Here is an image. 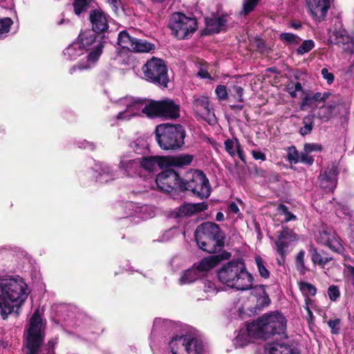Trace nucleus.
<instances>
[{"label": "nucleus", "instance_id": "nucleus-41", "mask_svg": "<svg viewBox=\"0 0 354 354\" xmlns=\"http://www.w3.org/2000/svg\"><path fill=\"white\" fill-rule=\"evenodd\" d=\"M277 212H279V214L284 215V221L285 222L295 221L297 218L295 215H294L293 214H292L291 212H290L288 211V207L286 206L285 205L280 204L277 207Z\"/></svg>", "mask_w": 354, "mask_h": 354}, {"label": "nucleus", "instance_id": "nucleus-47", "mask_svg": "<svg viewBox=\"0 0 354 354\" xmlns=\"http://www.w3.org/2000/svg\"><path fill=\"white\" fill-rule=\"evenodd\" d=\"M260 0H243L242 12L246 15L252 12Z\"/></svg>", "mask_w": 354, "mask_h": 354}, {"label": "nucleus", "instance_id": "nucleus-37", "mask_svg": "<svg viewBox=\"0 0 354 354\" xmlns=\"http://www.w3.org/2000/svg\"><path fill=\"white\" fill-rule=\"evenodd\" d=\"M312 261L315 264L324 266L331 260L330 257L324 255L321 252H318L316 249H311Z\"/></svg>", "mask_w": 354, "mask_h": 354}, {"label": "nucleus", "instance_id": "nucleus-29", "mask_svg": "<svg viewBox=\"0 0 354 354\" xmlns=\"http://www.w3.org/2000/svg\"><path fill=\"white\" fill-rule=\"evenodd\" d=\"M155 44L149 43L145 39H136L131 51L134 53H149L154 50Z\"/></svg>", "mask_w": 354, "mask_h": 354}, {"label": "nucleus", "instance_id": "nucleus-1", "mask_svg": "<svg viewBox=\"0 0 354 354\" xmlns=\"http://www.w3.org/2000/svg\"><path fill=\"white\" fill-rule=\"evenodd\" d=\"M118 106L125 109L120 111L116 119L121 121H128L133 116L139 115L141 113L149 117H164L176 118L179 117V106L171 100L151 102L147 103L145 100H136L131 97L120 99Z\"/></svg>", "mask_w": 354, "mask_h": 354}, {"label": "nucleus", "instance_id": "nucleus-30", "mask_svg": "<svg viewBox=\"0 0 354 354\" xmlns=\"http://www.w3.org/2000/svg\"><path fill=\"white\" fill-rule=\"evenodd\" d=\"M136 39V38L131 36L127 31L122 30L118 34V44L122 48H126L131 51Z\"/></svg>", "mask_w": 354, "mask_h": 354}, {"label": "nucleus", "instance_id": "nucleus-27", "mask_svg": "<svg viewBox=\"0 0 354 354\" xmlns=\"http://www.w3.org/2000/svg\"><path fill=\"white\" fill-rule=\"evenodd\" d=\"M201 276L202 274L199 273V271L196 270L194 266H193V268L182 272L179 278V283L180 285H185L193 283Z\"/></svg>", "mask_w": 354, "mask_h": 354}, {"label": "nucleus", "instance_id": "nucleus-5", "mask_svg": "<svg viewBox=\"0 0 354 354\" xmlns=\"http://www.w3.org/2000/svg\"><path fill=\"white\" fill-rule=\"evenodd\" d=\"M224 236L214 223H202L195 230V239L198 247L208 253L219 251L223 246Z\"/></svg>", "mask_w": 354, "mask_h": 354}, {"label": "nucleus", "instance_id": "nucleus-39", "mask_svg": "<svg viewBox=\"0 0 354 354\" xmlns=\"http://www.w3.org/2000/svg\"><path fill=\"white\" fill-rule=\"evenodd\" d=\"M12 24V20L9 17L0 18V39L6 36Z\"/></svg>", "mask_w": 354, "mask_h": 354}, {"label": "nucleus", "instance_id": "nucleus-7", "mask_svg": "<svg viewBox=\"0 0 354 354\" xmlns=\"http://www.w3.org/2000/svg\"><path fill=\"white\" fill-rule=\"evenodd\" d=\"M77 41L83 49L91 51L87 56V62L94 63L99 59L104 48V41L102 37L96 35V32L92 30L82 31L78 36ZM90 67V63L75 65L70 69V73L73 74L77 69L84 70Z\"/></svg>", "mask_w": 354, "mask_h": 354}, {"label": "nucleus", "instance_id": "nucleus-10", "mask_svg": "<svg viewBox=\"0 0 354 354\" xmlns=\"http://www.w3.org/2000/svg\"><path fill=\"white\" fill-rule=\"evenodd\" d=\"M142 71L144 79L147 81L164 87L167 86V68L162 59L153 57L143 65Z\"/></svg>", "mask_w": 354, "mask_h": 354}, {"label": "nucleus", "instance_id": "nucleus-52", "mask_svg": "<svg viewBox=\"0 0 354 354\" xmlns=\"http://www.w3.org/2000/svg\"><path fill=\"white\" fill-rule=\"evenodd\" d=\"M333 95H332L329 92H324V93H316L313 97L315 101L317 102H324L326 100H330L333 99Z\"/></svg>", "mask_w": 354, "mask_h": 354}, {"label": "nucleus", "instance_id": "nucleus-58", "mask_svg": "<svg viewBox=\"0 0 354 354\" xmlns=\"http://www.w3.org/2000/svg\"><path fill=\"white\" fill-rule=\"evenodd\" d=\"M106 2L115 14H118L120 9L122 8V2L120 0H106Z\"/></svg>", "mask_w": 354, "mask_h": 354}, {"label": "nucleus", "instance_id": "nucleus-4", "mask_svg": "<svg viewBox=\"0 0 354 354\" xmlns=\"http://www.w3.org/2000/svg\"><path fill=\"white\" fill-rule=\"evenodd\" d=\"M249 328L259 338L266 339L277 335L281 337H286V319L279 312L265 314L249 324Z\"/></svg>", "mask_w": 354, "mask_h": 354}, {"label": "nucleus", "instance_id": "nucleus-53", "mask_svg": "<svg viewBox=\"0 0 354 354\" xmlns=\"http://www.w3.org/2000/svg\"><path fill=\"white\" fill-rule=\"evenodd\" d=\"M299 162L308 165H312L314 162V159L313 156L309 155V153L304 151V152L300 153Z\"/></svg>", "mask_w": 354, "mask_h": 354}, {"label": "nucleus", "instance_id": "nucleus-11", "mask_svg": "<svg viewBox=\"0 0 354 354\" xmlns=\"http://www.w3.org/2000/svg\"><path fill=\"white\" fill-rule=\"evenodd\" d=\"M181 190H190L197 196L204 198L210 195L211 187L205 174L201 170H194L187 174V179L183 180Z\"/></svg>", "mask_w": 354, "mask_h": 354}, {"label": "nucleus", "instance_id": "nucleus-48", "mask_svg": "<svg viewBox=\"0 0 354 354\" xmlns=\"http://www.w3.org/2000/svg\"><path fill=\"white\" fill-rule=\"evenodd\" d=\"M340 324L341 319L339 318L328 321V326L330 328L332 334L337 335L340 333Z\"/></svg>", "mask_w": 354, "mask_h": 354}, {"label": "nucleus", "instance_id": "nucleus-55", "mask_svg": "<svg viewBox=\"0 0 354 354\" xmlns=\"http://www.w3.org/2000/svg\"><path fill=\"white\" fill-rule=\"evenodd\" d=\"M216 94L218 99L225 100L227 97L226 87L224 85H218L216 88Z\"/></svg>", "mask_w": 354, "mask_h": 354}, {"label": "nucleus", "instance_id": "nucleus-59", "mask_svg": "<svg viewBox=\"0 0 354 354\" xmlns=\"http://www.w3.org/2000/svg\"><path fill=\"white\" fill-rule=\"evenodd\" d=\"M232 92L234 97H238L239 102H243V88L238 85H234L232 87Z\"/></svg>", "mask_w": 354, "mask_h": 354}, {"label": "nucleus", "instance_id": "nucleus-15", "mask_svg": "<svg viewBox=\"0 0 354 354\" xmlns=\"http://www.w3.org/2000/svg\"><path fill=\"white\" fill-rule=\"evenodd\" d=\"M338 168L336 165H332L320 173V187L326 192L333 191L337 183Z\"/></svg>", "mask_w": 354, "mask_h": 354}, {"label": "nucleus", "instance_id": "nucleus-6", "mask_svg": "<svg viewBox=\"0 0 354 354\" xmlns=\"http://www.w3.org/2000/svg\"><path fill=\"white\" fill-rule=\"evenodd\" d=\"M156 140L164 150H176L184 145L185 131L180 124H162L156 129Z\"/></svg>", "mask_w": 354, "mask_h": 354}, {"label": "nucleus", "instance_id": "nucleus-34", "mask_svg": "<svg viewBox=\"0 0 354 354\" xmlns=\"http://www.w3.org/2000/svg\"><path fill=\"white\" fill-rule=\"evenodd\" d=\"M303 127L299 129V133L301 136H305L310 134L314 127V115H308L303 118Z\"/></svg>", "mask_w": 354, "mask_h": 354}, {"label": "nucleus", "instance_id": "nucleus-43", "mask_svg": "<svg viewBox=\"0 0 354 354\" xmlns=\"http://www.w3.org/2000/svg\"><path fill=\"white\" fill-rule=\"evenodd\" d=\"M315 46V43L313 40H305L302 42L301 46L297 48V52L299 55H304L309 52Z\"/></svg>", "mask_w": 354, "mask_h": 354}, {"label": "nucleus", "instance_id": "nucleus-57", "mask_svg": "<svg viewBox=\"0 0 354 354\" xmlns=\"http://www.w3.org/2000/svg\"><path fill=\"white\" fill-rule=\"evenodd\" d=\"M203 290L207 293L214 294L217 292L216 286L214 283L210 281L205 280L204 282Z\"/></svg>", "mask_w": 354, "mask_h": 354}, {"label": "nucleus", "instance_id": "nucleus-49", "mask_svg": "<svg viewBox=\"0 0 354 354\" xmlns=\"http://www.w3.org/2000/svg\"><path fill=\"white\" fill-rule=\"evenodd\" d=\"M280 39L288 44H297L300 41L299 37L292 33H281Z\"/></svg>", "mask_w": 354, "mask_h": 354}, {"label": "nucleus", "instance_id": "nucleus-60", "mask_svg": "<svg viewBox=\"0 0 354 354\" xmlns=\"http://www.w3.org/2000/svg\"><path fill=\"white\" fill-rule=\"evenodd\" d=\"M322 74L323 77L327 81L328 84H331L334 81V75L330 73L326 68L322 69Z\"/></svg>", "mask_w": 354, "mask_h": 354}, {"label": "nucleus", "instance_id": "nucleus-26", "mask_svg": "<svg viewBox=\"0 0 354 354\" xmlns=\"http://www.w3.org/2000/svg\"><path fill=\"white\" fill-rule=\"evenodd\" d=\"M205 21L208 30L214 33H217L222 30L227 22L224 17H221L207 18Z\"/></svg>", "mask_w": 354, "mask_h": 354}, {"label": "nucleus", "instance_id": "nucleus-22", "mask_svg": "<svg viewBox=\"0 0 354 354\" xmlns=\"http://www.w3.org/2000/svg\"><path fill=\"white\" fill-rule=\"evenodd\" d=\"M265 354H299L298 351L286 343L272 342L265 348Z\"/></svg>", "mask_w": 354, "mask_h": 354}, {"label": "nucleus", "instance_id": "nucleus-62", "mask_svg": "<svg viewBox=\"0 0 354 354\" xmlns=\"http://www.w3.org/2000/svg\"><path fill=\"white\" fill-rule=\"evenodd\" d=\"M251 153L255 160L264 161L266 159V154L260 151L252 150Z\"/></svg>", "mask_w": 354, "mask_h": 354}, {"label": "nucleus", "instance_id": "nucleus-2", "mask_svg": "<svg viewBox=\"0 0 354 354\" xmlns=\"http://www.w3.org/2000/svg\"><path fill=\"white\" fill-rule=\"evenodd\" d=\"M30 293L28 285L20 277L0 278V315L7 319L15 308H20Z\"/></svg>", "mask_w": 354, "mask_h": 354}, {"label": "nucleus", "instance_id": "nucleus-16", "mask_svg": "<svg viewBox=\"0 0 354 354\" xmlns=\"http://www.w3.org/2000/svg\"><path fill=\"white\" fill-rule=\"evenodd\" d=\"M329 41L331 44L337 45L347 53H352L354 43L353 39L347 34L344 29H339L333 32L330 35Z\"/></svg>", "mask_w": 354, "mask_h": 354}, {"label": "nucleus", "instance_id": "nucleus-35", "mask_svg": "<svg viewBox=\"0 0 354 354\" xmlns=\"http://www.w3.org/2000/svg\"><path fill=\"white\" fill-rule=\"evenodd\" d=\"M131 148L138 154H145L148 151L147 142L142 138H138L133 142L131 144Z\"/></svg>", "mask_w": 354, "mask_h": 354}, {"label": "nucleus", "instance_id": "nucleus-13", "mask_svg": "<svg viewBox=\"0 0 354 354\" xmlns=\"http://www.w3.org/2000/svg\"><path fill=\"white\" fill-rule=\"evenodd\" d=\"M348 109V104L342 99L333 96L328 103L319 108L317 117L322 122H328L338 114L346 113Z\"/></svg>", "mask_w": 354, "mask_h": 354}, {"label": "nucleus", "instance_id": "nucleus-28", "mask_svg": "<svg viewBox=\"0 0 354 354\" xmlns=\"http://www.w3.org/2000/svg\"><path fill=\"white\" fill-rule=\"evenodd\" d=\"M193 160V156L189 154H180L173 158H167V165L183 167L189 165Z\"/></svg>", "mask_w": 354, "mask_h": 354}, {"label": "nucleus", "instance_id": "nucleus-18", "mask_svg": "<svg viewBox=\"0 0 354 354\" xmlns=\"http://www.w3.org/2000/svg\"><path fill=\"white\" fill-rule=\"evenodd\" d=\"M89 19L92 30L96 33L106 31L109 28L108 16L101 10H92L90 12Z\"/></svg>", "mask_w": 354, "mask_h": 354}, {"label": "nucleus", "instance_id": "nucleus-9", "mask_svg": "<svg viewBox=\"0 0 354 354\" xmlns=\"http://www.w3.org/2000/svg\"><path fill=\"white\" fill-rule=\"evenodd\" d=\"M171 354H203V342L192 335L174 336L169 343Z\"/></svg>", "mask_w": 354, "mask_h": 354}, {"label": "nucleus", "instance_id": "nucleus-56", "mask_svg": "<svg viewBox=\"0 0 354 354\" xmlns=\"http://www.w3.org/2000/svg\"><path fill=\"white\" fill-rule=\"evenodd\" d=\"M315 100L313 99V96L307 95L306 96L301 103V110H306L307 108L313 106Z\"/></svg>", "mask_w": 354, "mask_h": 354}, {"label": "nucleus", "instance_id": "nucleus-20", "mask_svg": "<svg viewBox=\"0 0 354 354\" xmlns=\"http://www.w3.org/2000/svg\"><path fill=\"white\" fill-rule=\"evenodd\" d=\"M140 169L153 171L157 167H167V158L159 156H143L140 158Z\"/></svg>", "mask_w": 354, "mask_h": 354}, {"label": "nucleus", "instance_id": "nucleus-23", "mask_svg": "<svg viewBox=\"0 0 354 354\" xmlns=\"http://www.w3.org/2000/svg\"><path fill=\"white\" fill-rule=\"evenodd\" d=\"M207 208V205L205 203H186L181 205L178 209V216H187L203 211Z\"/></svg>", "mask_w": 354, "mask_h": 354}, {"label": "nucleus", "instance_id": "nucleus-14", "mask_svg": "<svg viewBox=\"0 0 354 354\" xmlns=\"http://www.w3.org/2000/svg\"><path fill=\"white\" fill-rule=\"evenodd\" d=\"M156 183L160 189L167 192L176 188L181 189L183 185V180L173 169H166L158 174Z\"/></svg>", "mask_w": 354, "mask_h": 354}, {"label": "nucleus", "instance_id": "nucleus-51", "mask_svg": "<svg viewBox=\"0 0 354 354\" xmlns=\"http://www.w3.org/2000/svg\"><path fill=\"white\" fill-rule=\"evenodd\" d=\"M328 295L329 297V299L335 301H336L340 296V292L339 290V288L337 286H330L328 289Z\"/></svg>", "mask_w": 354, "mask_h": 354}, {"label": "nucleus", "instance_id": "nucleus-32", "mask_svg": "<svg viewBox=\"0 0 354 354\" xmlns=\"http://www.w3.org/2000/svg\"><path fill=\"white\" fill-rule=\"evenodd\" d=\"M194 104L198 111L202 112L203 114L209 115L212 113L208 98L206 97L200 96L195 98Z\"/></svg>", "mask_w": 354, "mask_h": 354}, {"label": "nucleus", "instance_id": "nucleus-50", "mask_svg": "<svg viewBox=\"0 0 354 354\" xmlns=\"http://www.w3.org/2000/svg\"><path fill=\"white\" fill-rule=\"evenodd\" d=\"M322 149V145L319 143H306L304 146V151L309 153L314 151H321Z\"/></svg>", "mask_w": 354, "mask_h": 354}, {"label": "nucleus", "instance_id": "nucleus-12", "mask_svg": "<svg viewBox=\"0 0 354 354\" xmlns=\"http://www.w3.org/2000/svg\"><path fill=\"white\" fill-rule=\"evenodd\" d=\"M169 28L175 37L180 39H185L196 30L197 21L194 17H189L183 13L176 12L171 15Z\"/></svg>", "mask_w": 354, "mask_h": 354}, {"label": "nucleus", "instance_id": "nucleus-17", "mask_svg": "<svg viewBox=\"0 0 354 354\" xmlns=\"http://www.w3.org/2000/svg\"><path fill=\"white\" fill-rule=\"evenodd\" d=\"M295 240H297V235L288 228H283L280 232L275 245L277 253L283 259L287 254L290 243Z\"/></svg>", "mask_w": 354, "mask_h": 354}, {"label": "nucleus", "instance_id": "nucleus-24", "mask_svg": "<svg viewBox=\"0 0 354 354\" xmlns=\"http://www.w3.org/2000/svg\"><path fill=\"white\" fill-rule=\"evenodd\" d=\"M220 255H213L207 258L203 259L196 266H194L199 273L203 274V272H207L214 268L221 260Z\"/></svg>", "mask_w": 354, "mask_h": 354}, {"label": "nucleus", "instance_id": "nucleus-3", "mask_svg": "<svg viewBox=\"0 0 354 354\" xmlns=\"http://www.w3.org/2000/svg\"><path fill=\"white\" fill-rule=\"evenodd\" d=\"M220 281L231 288L246 290L252 287L253 278L241 260L225 263L218 272Z\"/></svg>", "mask_w": 354, "mask_h": 354}, {"label": "nucleus", "instance_id": "nucleus-38", "mask_svg": "<svg viewBox=\"0 0 354 354\" xmlns=\"http://www.w3.org/2000/svg\"><path fill=\"white\" fill-rule=\"evenodd\" d=\"M224 145L226 151L232 157L236 155V150L241 147L237 139H227Z\"/></svg>", "mask_w": 354, "mask_h": 354}, {"label": "nucleus", "instance_id": "nucleus-33", "mask_svg": "<svg viewBox=\"0 0 354 354\" xmlns=\"http://www.w3.org/2000/svg\"><path fill=\"white\" fill-rule=\"evenodd\" d=\"M115 176V174L113 171L110 169V167L104 164L100 167L97 180L101 183H106L109 180L114 179Z\"/></svg>", "mask_w": 354, "mask_h": 354}, {"label": "nucleus", "instance_id": "nucleus-25", "mask_svg": "<svg viewBox=\"0 0 354 354\" xmlns=\"http://www.w3.org/2000/svg\"><path fill=\"white\" fill-rule=\"evenodd\" d=\"M249 324L245 328H241L234 340V344L236 347H242L246 346L251 341L252 338H258L253 333L249 330Z\"/></svg>", "mask_w": 354, "mask_h": 354}, {"label": "nucleus", "instance_id": "nucleus-8", "mask_svg": "<svg viewBox=\"0 0 354 354\" xmlns=\"http://www.w3.org/2000/svg\"><path fill=\"white\" fill-rule=\"evenodd\" d=\"M45 324L41 317L39 310L37 309L29 321L27 329V346L28 354H38V349L42 344L45 335Z\"/></svg>", "mask_w": 354, "mask_h": 354}, {"label": "nucleus", "instance_id": "nucleus-40", "mask_svg": "<svg viewBox=\"0 0 354 354\" xmlns=\"http://www.w3.org/2000/svg\"><path fill=\"white\" fill-rule=\"evenodd\" d=\"M91 0H75L73 6L74 11L77 15H80L82 12L85 11L88 7Z\"/></svg>", "mask_w": 354, "mask_h": 354}, {"label": "nucleus", "instance_id": "nucleus-64", "mask_svg": "<svg viewBox=\"0 0 354 354\" xmlns=\"http://www.w3.org/2000/svg\"><path fill=\"white\" fill-rule=\"evenodd\" d=\"M230 210L235 214H237L239 211L238 205L235 203H232L230 205Z\"/></svg>", "mask_w": 354, "mask_h": 354}, {"label": "nucleus", "instance_id": "nucleus-19", "mask_svg": "<svg viewBox=\"0 0 354 354\" xmlns=\"http://www.w3.org/2000/svg\"><path fill=\"white\" fill-rule=\"evenodd\" d=\"M119 167L127 174L133 176L140 172V158H129L127 155L120 157Z\"/></svg>", "mask_w": 354, "mask_h": 354}, {"label": "nucleus", "instance_id": "nucleus-63", "mask_svg": "<svg viewBox=\"0 0 354 354\" xmlns=\"http://www.w3.org/2000/svg\"><path fill=\"white\" fill-rule=\"evenodd\" d=\"M314 304V300L310 298H305V306L304 308L306 311H309L310 307Z\"/></svg>", "mask_w": 354, "mask_h": 354}, {"label": "nucleus", "instance_id": "nucleus-61", "mask_svg": "<svg viewBox=\"0 0 354 354\" xmlns=\"http://www.w3.org/2000/svg\"><path fill=\"white\" fill-rule=\"evenodd\" d=\"M259 290H260L261 292L263 294V296L259 299V300H261V306L263 307L268 306L270 303V298L268 297V295H266L265 290L263 288L259 287Z\"/></svg>", "mask_w": 354, "mask_h": 354}, {"label": "nucleus", "instance_id": "nucleus-46", "mask_svg": "<svg viewBox=\"0 0 354 354\" xmlns=\"http://www.w3.org/2000/svg\"><path fill=\"white\" fill-rule=\"evenodd\" d=\"M255 261L260 275L263 278H268L270 276V272L264 266L263 259L260 257H256Z\"/></svg>", "mask_w": 354, "mask_h": 354}, {"label": "nucleus", "instance_id": "nucleus-42", "mask_svg": "<svg viewBox=\"0 0 354 354\" xmlns=\"http://www.w3.org/2000/svg\"><path fill=\"white\" fill-rule=\"evenodd\" d=\"M321 238L322 239H326V241H324V243L328 245L333 250H334L335 251H339L342 248V246L336 241L330 239L328 237V233L324 232L321 234Z\"/></svg>", "mask_w": 354, "mask_h": 354}, {"label": "nucleus", "instance_id": "nucleus-45", "mask_svg": "<svg viewBox=\"0 0 354 354\" xmlns=\"http://www.w3.org/2000/svg\"><path fill=\"white\" fill-rule=\"evenodd\" d=\"M300 153H299L296 147L294 146L288 147V160L291 163H297L299 162Z\"/></svg>", "mask_w": 354, "mask_h": 354}, {"label": "nucleus", "instance_id": "nucleus-44", "mask_svg": "<svg viewBox=\"0 0 354 354\" xmlns=\"http://www.w3.org/2000/svg\"><path fill=\"white\" fill-rule=\"evenodd\" d=\"M305 252L301 250L297 256V269L301 274H304L306 272V266L304 263Z\"/></svg>", "mask_w": 354, "mask_h": 354}, {"label": "nucleus", "instance_id": "nucleus-54", "mask_svg": "<svg viewBox=\"0 0 354 354\" xmlns=\"http://www.w3.org/2000/svg\"><path fill=\"white\" fill-rule=\"evenodd\" d=\"M287 89L291 97H295L297 92L302 90V86L301 83L297 82L294 85H288Z\"/></svg>", "mask_w": 354, "mask_h": 354}, {"label": "nucleus", "instance_id": "nucleus-21", "mask_svg": "<svg viewBox=\"0 0 354 354\" xmlns=\"http://www.w3.org/2000/svg\"><path fill=\"white\" fill-rule=\"evenodd\" d=\"M309 10L314 17L323 19L329 8V0H307Z\"/></svg>", "mask_w": 354, "mask_h": 354}, {"label": "nucleus", "instance_id": "nucleus-36", "mask_svg": "<svg viewBox=\"0 0 354 354\" xmlns=\"http://www.w3.org/2000/svg\"><path fill=\"white\" fill-rule=\"evenodd\" d=\"M299 288L305 298H309L310 296H315L317 293V288L313 284L300 281L298 283Z\"/></svg>", "mask_w": 354, "mask_h": 354}, {"label": "nucleus", "instance_id": "nucleus-31", "mask_svg": "<svg viewBox=\"0 0 354 354\" xmlns=\"http://www.w3.org/2000/svg\"><path fill=\"white\" fill-rule=\"evenodd\" d=\"M83 53L84 49L78 41L73 42L64 51V55L69 59H75Z\"/></svg>", "mask_w": 354, "mask_h": 354}]
</instances>
